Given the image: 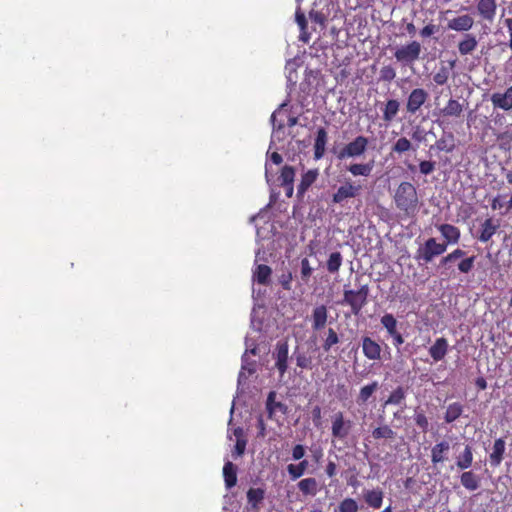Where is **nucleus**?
I'll return each mask as SVG.
<instances>
[{
    "mask_svg": "<svg viewBox=\"0 0 512 512\" xmlns=\"http://www.w3.org/2000/svg\"><path fill=\"white\" fill-rule=\"evenodd\" d=\"M506 444L503 438L494 441L492 452L489 455L490 464L497 467L501 464L505 454Z\"/></svg>",
    "mask_w": 512,
    "mask_h": 512,
    "instance_id": "obj_24",
    "label": "nucleus"
},
{
    "mask_svg": "<svg viewBox=\"0 0 512 512\" xmlns=\"http://www.w3.org/2000/svg\"><path fill=\"white\" fill-rule=\"evenodd\" d=\"M390 337L392 338V343L396 348L404 344V337L399 331L395 332V334L391 335Z\"/></svg>",
    "mask_w": 512,
    "mask_h": 512,
    "instance_id": "obj_59",
    "label": "nucleus"
},
{
    "mask_svg": "<svg viewBox=\"0 0 512 512\" xmlns=\"http://www.w3.org/2000/svg\"><path fill=\"white\" fill-rule=\"evenodd\" d=\"M476 9L481 19L493 22L497 12V2L496 0H478Z\"/></svg>",
    "mask_w": 512,
    "mask_h": 512,
    "instance_id": "obj_14",
    "label": "nucleus"
},
{
    "mask_svg": "<svg viewBox=\"0 0 512 512\" xmlns=\"http://www.w3.org/2000/svg\"><path fill=\"white\" fill-rule=\"evenodd\" d=\"M277 393L275 391H270L266 400V411L268 413V418L275 421H280L285 419L288 414V406L281 401L276 400Z\"/></svg>",
    "mask_w": 512,
    "mask_h": 512,
    "instance_id": "obj_8",
    "label": "nucleus"
},
{
    "mask_svg": "<svg viewBox=\"0 0 512 512\" xmlns=\"http://www.w3.org/2000/svg\"><path fill=\"white\" fill-rule=\"evenodd\" d=\"M300 277L303 283L307 284L313 273V268L310 265V261L307 257L302 258L300 261Z\"/></svg>",
    "mask_w": 512,
    "mask_h": 512,
    "instance_id": "obj_46",
    "label": "nucleus"
},
{
    "mask_svg": "<svg viewBox=\"0 0 512 512\" xmlns=\"http://www.w3.org/2000/svg\"><path fill=\"white\" fill-rule=\"evenodd\" d=\"M437 229L445 239L444 243H447V246L457 244L460 241L461 231L458 227L445 223L438 225Z\"/></svg>",
    "mask_w": 512,
    "mask_h": 512,
    "instance_id": "obj_16",
    "label": "nucleus"
},
{
    "mask_svg": "<svg viewBox=\"0 0 512 512\" xmlns=\"http://www.w3.org/2000/svg\"><path fill=\"white\" fill-rule=\"evenodd\" d=\"M312 420L315 425H318L321 420V408L320 406H315L312 409Z\"/></svg>",
    "mask_w": 512,
    "mask_h": 512,
    "instance_id": "obj_62",
    "label": "nucleus"
},
{
    "mask_svg": "<svg viewBox=\"0 0 512 512\" xmlns=\"http://www.w3.org/2000/svg\"><path fill=\"white\" fill-rule=\"evenodd\" d=\"M477 46L478 41L476 36L471 33H466L458 43V51L460 55L466 56L472 54L476 50Z\"/></svg>",
    "mask_w": 512,
    "mask_h": 512,
    "instance_id": "obj_23",
    "label": "nucleus"
},
{
    "mask_svg": "<svg viewBox=\"0 0 512 512\" xmlns=\"http://www.w3.org/2000/svg\"><path fill=\"white\" fill-rule=\"evenodd\" d=\"M295 178V169L292 166L285 165L281 169V173L278 177V182L280 186L286 184H292Z\"/></svg>",
    "mask_w": 512,
    "mask_h": 512,
    "instance_id": "obj_41",
    "label": "nucleus"
},
{
    "mask_svg": "<svg viewBox=\"0 0 512 512\" xmlns=\"http://www.w3.org/2000/svg\"><path fill=\"white\" fill-rule=\"evenodd\" d=\"M381 325L385 328L388 336L395 334L398 330V321L392 313H385L380 319Z\"/></svg>",
    "mask_w": 512,
    "mask_h": 512,
    "instance_id": "obj_36",
    "label": "nucleus"
},
{
    "mask_svg": "<svg viewBox=\"0 0 512 512\" xmlns=\"http://www.w3.org/2000/svg\"><path fill=\"white\" fill-rule=\"evenodd\" d=\"M499 226L500 225L498 221H495L493 218L485 219L480 226L479 235L477 236V239L482 243L488 242L497 232Z\"/></svg>",
    "mask_w": 512,
    "mask_h": 512,
    "instance_id": "obj_18",
    "label": "nucleus"
},
{
    "mask_svg": "<svg viewBox=\"0 0 512 512\" xmlns=\"http://www.w3.org/2000/svg\"><path fill=\"white\" fill-rule=\"evenodd\" d=\"M309 17L312 22H315L321 26H324L326 17L322 12L316 11V10H311L309 13Z\"/></svg>",
    "mask_w": 512,
    "mask_h": 512,
    "instance_id": "obj_56",
    "label": "nucleus"
},
{
    "mask_svg": "<svg viewBox=\"0 0 512 512\" xmlns=\"http://www.w3.org/2000/svg\"><path fill=\"white\" fill-rule=\"evenodd\" d=\"M363 498H364L365 503L369 507H371L373 509H379L382 507V504H383L384 492L381 488L364 490Z\"/></svg>",
    "mask_w": 512,
    "mask_h": 512,
    "instance_id": "obj_21",
    "label": "nucleus"
},
{
    "mask_svg": "<svg viewBox=\"0 0 512 512\" xmlns=\"http://www.w3.org/2000/svg\"><path fill=\"white\" fill-rule=\"evenodd\" d=\"M428 98L429 94L423 88L413 89L407 97L406 112L410 115H415L425 104Z\"/></svg>",
    "mask_w": 512,
    "mask_h": 512,
    "instance_id": "obj_10",
    "label": "nucleus"
},
{
    "mask_svg": "<svg viewBox=\"0 0 512 512\" xmlns=\"http://www.w3.org/2000/svg\"><path fill=\"white\" fill-rule=\"evenodd\" d=\"M306 450L305 447L301 444H296L292 448V459L293 460H301L305 456Z\"/></svg>",
    "mask_w": 512,
    "mask_h": 512,
    "instance_id": "obj_57",
    "label": "nucleus"
},
{
    "mask_svg": "<svg viewBox=\"0 0 512 512\" xmlns=\"http://www.w3.org/2000/svg\"><path fill=\"white\" fill-rule=\"evenodd\" d=\"M504 206V203L502 202V196L497 195L495 196L491 201V208L492 210H499Z\"/></svg>",
    "mask_w": 512,
    "mask_h": 512,
    "instance_id": "obj_61",
    "label": "nucleus"
},
{
    "mask_svg": "<svg viewBox=\"0 0 512 512\" xmlns=\"http://www.w3.org/2000/svg\"><path fill=\"white\" fill-rule=\"evenodd\" d=\"M292 280H293V276L290 271H286L278 276V283L285 291L292 290Z\"/></svg>",
    "mask_w": 512,
    "mask_h": 512,
    "instance_id": "obj_51",
    "label": "nucleus"
},
{
    "mask_svg": "<svg viewBox=\"0 0 512 512\" xmlns=\"http://www.w3.org/2000/svg\"><path fill=\"white\" fill-rule=\"evenodd\" d=\"M490 101L494 109H502L509 111L512 109V85L509 86L503 93L495 92L491 95Z\"/></svg>",
    "mask_w": 512,
    "mask_h": 512,
    "instance_id": "obj_13",
    "label": "nucleus"
},
{
    "mask_svg": "<svg viewBox=\"0 0 512 512\" xmlns=\"http://www.w3.org/2000/svg\"><path fill=\"white\" fill-rule=\"evenodd\" d=\"M340 342L339 335L333 328H328L326 338L323 340L322 348L325 352H329L331 348Z\"/></svg>",
    "mask_w": 512,
    "mask_h": 512,
    "instance_id": "obj_42",
    "label": "nucleus"
},
{
    "mask_svg": "<svg viewBox=\"0 0 512 512\" xmlns=\"http://www.w3.org/2000/svg\"><path fill=\"white\" fill-rule=\"evenodd\" d=\"M264 498L265 490L262 488H250L247 491V501L253 509H259V504L264 500Z\"/></svg>",
    "mask_w": 512,
    "mask_h": 512,
    "instance_id": "obj_32",
    "label": "nucleus"
},
{
    "mask_svg": "<svg viewBox=\"0 0 512 512\" xmlns=\"http://www.w3.org/2000/svg\"><path fill=\"white\" fill-rule=\"evenodd\" d=\"M328 310L325 305L316 306L311 314L312 329L319 331L323 329L327 323Z\"/></svg>",
    "mask_w": 512,
    "mask_h": 512,
    "instance_id": "obj_20",
    "label": "nucleus"
},
{
    "mask_svg": "<svg viewBox=\"0 0 512 512\" xmlns=\"http://www.w3.org/2000/svg\"><path fill=\"white\" fill-rule=\"evenodd\" d=\"M295 19H296V22L300 28V31H301V40L305 43H307L309 41V35L307 34L306 30H307V20H306V17H305V14L303 12H301L300 9H298L295 13Z\"/></svg>",
    "mask_w": 512,
    "mask_h": 512,
    "instance_id": "obj_44",
    "label": "nucleus"
},
{
    "mask_svg": "<svg viewBox=\"0 0 512 512\" xmlns=\"http://www.w3.org/2000/svg\"><path fill=\"white\" fill-rule=\"evenodd\" d=\"M378 387L379 385L377 381H373L372 383L363 386L359 391L357 403H366L369 400V398L374 394V392L377 391Z\"/></svg>",
    "mask_w": 512,
    "mask_h": 512,
    "instance_id": "obj_39",
    "label": "nucleus"
},
{
    "mask_svg": "<svg viewBox=\"0 0 512 512\" xmlns=\"http://www.w3.org/2000/svg\"><path fill=\"white\" fill-rule=\"evenodd\" d=\"M474 25V19L468 15H460L448 21L447 27L457 32L469 31Z\"/></svg>",
    "mask_w": 512,
    "mask_h": 512,
    "instance_id": "obj_19",
    "label": "nucleus"
},
{
    "mask_svg": "<svg viewBox=\"0 0 512 512\" xmlns=\"http://www.w3.org/2000/svg\"><path fill=\"white\" fill-rule=\"evenodd\" d=\"M352 421L345 420L342 412H337L332 420L331 434L333 438L344 440L350 433Z\"/></svg>",
    "mask_w": 512,
    "mask_h": 512,
    "instance_id": "obj_11",
    "label": "nucleus"
},
{
    "mask_svg": "<svg viewBox=\"0 0 512 512\" xmlns=\"http://www.w3.org/2000/svg\"><path fill=\"white\" fill-rule=\"evenodd\" d=\"M296 365L305 370H312L314 367L313 357L307 352L303 350H299L298 348L294 350L293 356Z\"/></svg>",
    "mask_w": 512,
    "mask_h": 512,
    "instance_id": "obj_28",
    "label": "nucleus"
},
{
    "mask_svg": "<svg viewBox=\"0 0 512 512\" xmlns=\"http://www.w3.org/2000/svg\"><path fill=\"white\" fill-rule=\"evenodd\" d=\"M393 202L405 218H413L419 212L421 202L417 188L408 181H402L395 189Z\"/></svg>",
    "mask_w": 512,
    "mask_h": 512,
    "instance_id": "obj_1",
    "label": "nucleus"
},
{
    "mask_svg": "<svg viewBox=\"0 0 512 512\" xmlns=\"http://www.w3.org/2000/svg\"><path fill=\"white\" fill-rule=\"evenodd\" d=\"M368 296L369 286L368 284H364L358 290L345 289L343 299L340 303L342 305H348L351 308L352 314L357 316L367 304Z\"/></svg>",
    "mask_w": 512,
    "mask_h": 512,
    "instance_id": "obj_3",
    "label": "nucleus"
},
{
    "mask_svg": "<svg viewBox=\"0 0 512 512\" xmlns=\"http://www.w3.org/2000/svg\"><path fill=\"white\" fill-rule=\"evenodd\" d=\"M308 466V460L303 459L298 464H289L287 472L292 480H297L305 474Z\"/></svg>",
    "mask_w": 512,
    "mask_h": 512,
    "instance_id": "obj_33",
    "label": "nucleus"
},
{
    "mask_svg": "<svg viewBox=\"0 0 512 512\" xmlns=\"http://www.w3.org/2000/svg\"><path fill=\"white\" fill-rule=\"evenodd\" d=\"M246 445H247L246 439H237L235 447H234V451H233V456L234 457L242 456L245 453Z\"/></svg>",
    "mask_w": 512,
    "mask_h": 512,
    "instance_id": "obj_54",
    "label": "nucleus"
},
{
    "mask_svg": "<svg viewBox=\"0 0 512 512\" xmlns=\"http://www.w3.org/2000/svg\"><path fill=\"white\" fill-rule=\"evenodd\" d=\"M450 77L449 69L445 66H442L434 75L433 81L436 85L443 86L448 82Z\"/></svg>",
    "mask_w": 512,
    "mask_h": 512,
    "instance_id": "obj_49",
    "label": "nucleus"
},
{
    "mask_svg": "<svg viewBox=\"0 0 512 512\" xmlns=\"http://www.w3.org/2000/svg\"><path fill=\"white\" fill-rule=\"evenodd\" d=\"M463 413V405L459 402H454L448 405L444 420L446 423H452L456 421Z\"/></svg>",
    "mask_w": 512,
    "mask_h": 512,
    "instance_id": "obj_35",
    "label": "nucleus"
},
{
    "mask_svg": "<svg viewBox=\"0 0 512 512\" xmlns=\"http://www.w3.org/2000/svg\"><path fill=\"white\" fill-rule=\"evenodd\" d=\"M447 243L437 242L436 238H428L422 246H420L415 254V259L424 264L430 263L435 257L445 253Z\"/></svg>",
    "mask_w": 512,
    "mask_h": 512,
    "instance_id": "obj_4",
    "label": "nucleus"
},
{
    "mask_svg": "<svg viewBox=\"0 0 512 512\" xmlns=\"http://www.w3.org/2000/svg\"><path fill=\"white\" fill-rule=\"evenodd\" d=\"M325 472L329 477H334L337 473V466L335 462L329 461L326 465Z\"/></svg>",
    "mask_w": 512,
    "mask_h": 512,
    "instance_id": "obj_60",
    "label": "nucleus"
},
{
    "mask_svg": "<svg viewBox=\"0 0 512 512\" xmlns=\"http://www.w3.org/2000/svg\"><path fill=\"white\" fill-rule=\"evenodd\" d=\"M319 172L317 169H311L302 174L300 183L297 187V196L303 197L310 186L317 180Z\"/></svg>",
    "mask_w": 512,
    "mask_h": 512,
    "instance_id": "obj_22",
    "label": "nucleus"
},
{
    "mask_svg": "<svg viewBox=\"0 0 512 512\" xmlns=\"http://www.w3.org/2000/svg\"><path fill=\"white\" fill-rule=\"evenodd\" d=\"M362 351L369 360H379L381 358V346L368 336L362 338Z\"/></svg>",
    "mask_w": 512,
    "mask_h": 512,
    "instance_id": "obj_17",
    "label": "nucleus"
},
{
    "mask_svg": "<svg viewBox=\"0 0 512 512\" xmlns=\"http://www.w3.org/2000/svg\"><path fill=\"white\" fill-rule=\"evenodd\" d=\"M456 260L457 258L453 255L452 252H450L446 256L442 257V259L440 260V266L446 267L449 263H452Z\"/></svg>",
    "mask_w": 512,
    "mask_h": 512,
    "instance_id": "obj_63",
    "label": "nucleus"
},
{
    "mask_svg": "<svg viewBox=\"0 0 512 512\" xmlns=\"http://www.w3.org/2000/svg\"><path fill=\"white\" fill-rule=\"evenodd\" d=\"M451 445L446 439L436 442L431 447V463L433 467H437L440 464H444L450 459Z\"/></svg>",
    "mask_w": 512,
    "mask_h": 512,
    "instance_id": "obj_9",
    "label": "nucleus"
},
{
    "mask_svg": "<svg viewBox=\"0 0 512 512\" xmlns=\"http://www.w3.org/2000/svg\"><path fill=\"white\" fill-rule=\"evenodd\" d=\"M396 433L388 426L377 427L372 431V437L378 439H393Z\"/></svg>",
    "mask_w": 512,
    "mask_h": 512,
    "instance_id": "obj_45",
    "label": "nucleus"
},
{
    "mask_svg": "<svg viewBox=\"0 0 512 512\" xmlns=\"http://www.w3.org/2000/svg\"><path fill=\"white\" fill-rule=\"evenodd\" d=\"M327 131L325 128L320 127L317 130V135L314 142V158L319 160L321 159L325 154V148L327 143Z\"/></svg>",
    "mask_w": 512,
    "mask_h": 512,
    "instance_id": "obj_25",
    "label": "nucleus"
},
{
    "mask_svg": "<svg viewBox=\"0 0 512 512\" xmlns=\"http://www.w3.org/2000/svg\"><path fill=\"white\" fill-rule=\"evenodd\" d=\"M415 424L421 429L423 433H426L429 429V421L423 410H415L414 414Z\"/></svg>",
    "mask_w": 512,
    "mask_h": 512,
    "instance_id": "obj_48",
    "label": "nucleus"
},
{
    "mask_svg": "<svg viewBox=\"0 0 512 512\" xmlns=\"http://www.w3.org/2000/svg\"><path fill=\"white\" fill-rule=\"evenodd\" d=\"M337 392H338L339 399H345L347 397V389H346L345 384H338Z\"/></svg>",
    "mask_w": 512,
    "mask_h": 512,
    "instance_id": "obj_64",
    "label": "nucleus"
},
{
    "mask_svg": "<svg viewBox=\"0 0 512 512\" xmlns=\"http://www.w3.org/2000/svg\"><path fill=\"white\" fill-rule=\"evenodd\" d=\"M449 351V343L445 337L437 338L429 348V355L434 362L442 361Z\"/></svg>",
    "mask_w": 512,
    "mask_h": 512,
    "instance_id": "obj_15",
    "label": "nucleus"
},
{
    "mask_svg": "<svg viewBox=\"0 0 512 512\" xmlns=\"http://www.w3.org/2000/svg\"><path fill=\"white\" fill-rule=\"evenodd\" d=\"M362 186L356 184L351 180H346L342 185L338 187L335 193L332 195V203L344 205L349 199L356 198L361 194Z\"/></svg>",
    "mask_w": 512,
    "mask_h": 512,
    "instance_id": "obj_7",
    "label": "nucleus"
},
{
    "mask_svg": "<svg viewBox=\"0 0 512 512\" xmlns=\"http://www.w3.org/2000/svg\"><path fill=\"white\" fill-rule=\"evenodd\" d=\"M438 31H439V27L435 24L430 23L422 28V30L420 31V36L422 38H428Z\"/></svg>",
    "mask_w": 512,
    "mask_h": 512,
    "instance_id": "obj_55",
    "label": "nucleus"
},
{
    "mask_svg": "<svg viewBox=\"0 0 512 512\" xmlns=\"http://www.w3.org/2000/svg\"><path fill=\"white\" fill-rule=\"evenodd\" d=\"M395 77H396V71H395V69L392 66L387 65V66H384V67L381 68V70H380V78L383 81L390 82Z\"/></svg>",
    "mask_w": 512,
    "mask_h": 512,
    "instance_id": "obj_52",
    "label": "nucleus"
},
{
    "mask_svg": "<svg viewBox=\"0 0 512 512\" xmlns=\"http://www.w3.org/2000/svg\"><path fill=\"white\" fill-rule=\"evenodd\" d=\"M475 260L476 256L474 255L463 258L458 264L459 272L464 274H468L469 272H471L474 267Z\"/></svg>",
    "mask_w": 512,
    "mask_h": 512,
    "instance_id": "obj_50",
    "label": "nucleus"
},
{
    "mask_svg": "<svg viewBox=\"0 0 512 512\" xmlns=\"http://www.w3.org/2000/svg\"><path fill=\"white\" fill-rule=\"evenodd\" d=\"M271 274L272 269L268 265L259 264L253 272V278L258 284L267 286L270 283Z\"/></svg>",
    "mask_w": 512,
    "mask_h": 512,
    "instance_id": "obj_29",
    "label": "nucleus"
},
{
    "mask_svg": "<svg viewBox=\"0 0 512 512\" xmlns=\"http://www.w3.org/2000/svg\"><path fill=\"white\" fill-rule=\"evenodd\" d=\"M421 50V44L414 40L398 47L394 52V57L402 65H413L420 58Z\"/></svg>",
    "mask_w": 512,
    "mask_h": 512,
    "instance_id": "obj_5",
    "label": "nucleus"
},
{
    "mask_svg": "<svg viewBox=\"0 0 512 512\" xmlns=\"http://www.w3.org/2000/svg\"><path fill=\"white\" fill-rule=\"evenodd\" d=\"M463 113V105L456 99L450 98L439 114L443 117H460Z\"/></svg>",
    "mask_w": 512,
    "mask_h": 512,
    "instance_id": "obj_27",
    "label": "nucleus"
},
{
    "mask_svg": "<svg viewBox=\"0 0 512 512\" xmlns=\"http://www.w3.org/2000/svg\"><path fill=\"white\" fill-rule=\"evenodd\" d=\"M436 148L439 151L451 153L455 149V138L452 133H448L436 141Z\"/></svg>",
    "mask_w": 512,
    "mask_h": 512,
    "instance_id": "obj_37",
    "label": "nucleus"
},
{
    "mask_svg": "<svg viewBox=\"0 0 512 512\" xmlns=\"http://www.w3.org/2000/svg\"><path fill=\"white\" fill-rule=\"evenodd\" d=\"M289 347L286 341H279L276 344L274 357H275V367L277 368L280 376H284L288 369V356Z\"/></svg>",
    "mask_w": 512,
    "mask_h": 512,
    "instance_id": "obj_12",
    "label": "nucleus"
},
{
    "mask_svg": "<svg viewBox=\"0 0 512 512\" xmlns=\"http://www.w3.org/2000/svg\"><path fill=\"white\" fill-rule=\"evenodd\" d=\"M373 169V163H353L348 166L347 170L353 175V176H363L368 177Z\"/></svg>",
    "mask_w": 512,
    "mask_h": 512,
    "instance_id": "obj_34",
    "label": "nucleus"
},
{
    "mask_svg": "<svg viewBox=\"0 0 512 512\" xmlns=\"http://www.w3.org/2000/svg\"><path fill=\"white\" fill-rule=\"evenodd\" d=\"M297 487L304 496L314 497L319 491L318 482L313 477L301 479L297 483Z\"/></svg>",
    "mask_w": 512,
    "mask_h": 512,
    "instance_id": "obj_26",
    "label": "nucleus"
},
{
    "mask_svg": "<svg viewBox=\"0 0 512 512\" xmlns=\"http://www.w3.org/2000/svg\"><path fill=\"white\" fill-rule=\"evenodd\" d=\"M504 25L508 30L509 33V41H508V47L511 50V56L509 57L508 62L512 63V18H506L504 20Z\"/></svg>",
    "mask_w": 512,
    "mask_h": 512,
    "instance_id": "obj_58",
    "label": "nucleus"
},
{
    "mask_svg": "<svg viewBox=\"0 0 512 512\" xmlns=\"http://www.w3.org/2000/svg\"><path fill=\"white\" fill-rule=\"evenodd\" d=\"M223 476H224V481H225V485L227 488L230 489L236 485V483H237V468L232 462L227 461L224 464Z\"/></svg>",
    "mask_w": 512,
    "mask_h": 512,
    "instance_id": "obj_30",
    "label": "nucleus"
},
{
    "mask_svg": "<svg viewBox=\"0 0 512 512\" xmlns=\"http://www.w3.org/2000/svg\"><path fill=\"white\" fill-rule=\"evenodd\" d=\"M369 140L363 135L355 137L351 142L347 143L337 154L340 160L346 158H356L363 155L368 147Z\"/></svg>",
    "mask_w": 512,
    "mask_h": 512,
    "instance_id": "obj_6",
    "label": "nucleus"
},
{
    "mask_svg": "<svg viewBox=\"0 0 512 512\" xmlns=\"http://www.w3.org/2000/svg\"><path fill=\"white\" fill-rule=\"evenodd\" d=\"M436 163L434 161L423 160L419 163V171L423 175H430L435 170Z\"/></svg>",
    "mask_w": 512,
    "mask_h": 512,
    "instance_id": "obj_53",
    "label": "nucleus"
},
{
    "mask_svg": "<svg viewBox=\"0 0 512 512\" xmlns=\"http://www.w3.org/2000/svg\"><path fill=\"white\" fill-rule=\"evenodd\" d=\"M412 148H413V145L409 139H407L406 137H400L393 144L391 151H392V153L401 155L405 152H408Z\"/></svg>",
    "mask_w": 512,
    "mask_h": 512,
    "instance_id": "obj_43",
    "label": "nucleus"
},
{
    "mask_svg": "<svg viewBox=\"0 0 512 512\" xmlns=\"http://www.w3.org/2000/svg\"><path fill=\"white\" fill-rule=\"evenodd\" d=\"M473 459L472 447L470 445H465L464 450L457 456L455 462L457 468L463 470V473L460 475V483L469 491H475L480 487L479 476L471 470L466 471V469L472 466Z\"/></svg>",
    "mask_w": 512,
    "mask_h": 512,
    "instance_id": "obj_2",
    "label": "nucleus"
},
{
    "mask_svg": "<svg viewBox=\"0 0 512 512\" xmlns=\"http://www.w3.org/2000/svg\"><path fill=\"white\" fill-rule=\"evenodd\" d=\"M400 103L396 99H389L383 109V120L387 123L392 122L399 112Z\"/></svg>",
    "mask_w": 512,
    "mask_h": 512,
    "instance_id": "obj_31",
    "label": "nucleus"
},
{
    "mask_svg": "<svg viewBox=\"0 0 512 512\" xmlns=\"http://www.w3.org/2000/svg\"><path fill=\"white\" fill-rule=\"evenodd\" d=\"M343 257L342 254L338 251L332 252L326 262L327 271L331 274H335L339 272V269L342 265Z\"/></svg>",
    "mask_w": 512,
    "mask_h": 512,
    "instance_id": "obj_38",
    "label": "nucleus"
},
{
    "mask_svg": "<svg viewBox=\"0 0 512 512\" xmlns=\"http://www.w3.org/2000/svg\"><path fill=\"white\" fill-rule=\"evenodd\" d=\"M406 397V391L402 386L395 388L385 401V405H400Z\"/></svg>",
    "mask_w": 512,
    "mask_h": 512,
    "instance_id": "obj_40",
    "label": "nucleus"
},
{
    "mask_svg": "<svg viewBox=\"0 0 512 512\" xmlns=\"http://www.w3.org/2000/svg\"><path fill=\"white\" fill-rule=\"evenodd\" d=\"M338 511L339 512H358L359 506L355 499L347 497L339 503Z\"/></svg>",
    "mask_w": 512,
    "mask_h": 512,
    "instance_id": "obj_47",
    "label": "nucleus"
}]
</instances>
